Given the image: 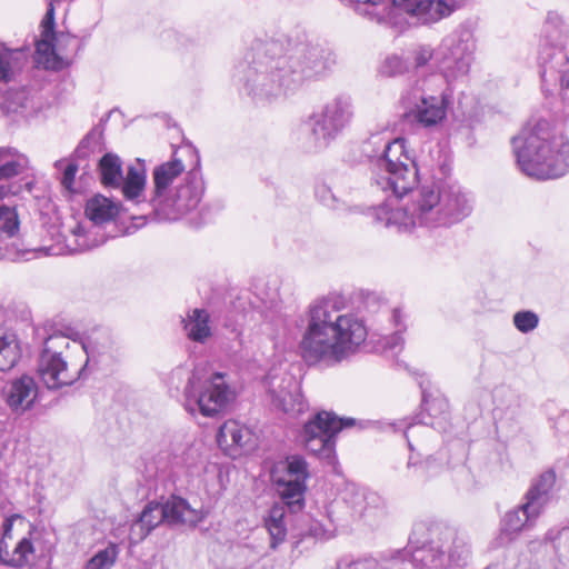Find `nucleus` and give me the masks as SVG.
Wrapping results in <instances>:
<instances>
[{"label": "nucleus", "instance_id": "1", "mask_svg": "<svg viewBox=\"0 0 569 569\" xmlns=\"http://www.w3.org/2000/svg\"><path fill=\"white\" fill-rule=\"evenodd\" d=\"M372 172V184L389 192L368 214L377 224L400 232L416 228H448L466 219L473 199L458 182L426 181L418 184V168L403 138L372 133L362 144Z\"/></svg>", "mask_w": 569, "mask_h": 569}, {"label": "nucleus", "instance_id": "20", "mask_svg": "<svg viewBox=\"0 0 569 569\" xmlns=\"http://www.w3.org/2000/svg\"><path fill=\"white\" fill-rule=\"evenodd\" d=\"M120 187L122 188L123 197L128 202L142 207V211L144 212L143 217L152 214L146 204L148 201L141 199L146 187V170L143 163L140 162V159H137V164L128 167L127 176L123 177Z\"/></svg>", "mask_w": 569, "mask_h": 569}, {"label": "nucleus", "instance_id": "10", "mask_svg": "<svg viewBox=\"0 0 569 569\" xmlns=\"http://www.w3.org/2000/svg\"><path fill=\"white\" fill-rule=\"evenodd\" d=\"M276 490L291 512L305 506L309 465L300 455H290L276 462L270 472Z\"/></svg>", "mask_w": 569, "mask_h": 569}, {"label": "nucleus", "instance_id": "29", "mask_svg": "<svg viewBox=\"0 0 569 569\" xmlns=\"http://www.w3.org/2000/svg\"><path fill=\"white\" fill-rule=\"evenodd\" d=\"M34 339L42 343L41 355H53L56 357H64L63 351L69 348L70 342L68 336L52 330V326L46 323L42 327H34Z\"/></svg>", "mask_w": 569, "mask_h": 569}, {"label": "nucleus", "instance_id": "39", "mask_svg": "<svg viewBox=\"0 0 569 569\" xmlns=\"http://www.w3.org/2000/svg\"><path fill=\"white\" fill-rule=\"evenodd\" d=\"M102 139V129L99 127H94L89 133L80 141L77 149L74 150V156L78 159H84L89 156L90 152H93L99 148Z\"/></svg>", "mask_w": 569, "mask_h": 569}, {"label": "nucleus", "instance_id": "26", "mask_svg": "<svg viewBox=\"0 0 569 569\" xmlns=\"http://www.w3.org/2000/svg\"><path fill=\"white\" fill-rule=\"evenodd\" d=\"M28 159L17 149L0 147V182L17 183L14 178L26 172Z\"/></svg>", "mask_w": 569, "mask_h": 569}, {"label": "nucleus", "instance_id": "60", "mask_svg": "<svg viewBox=\"0 0 569 569\" xmlns=\"http://www.w3.org/2000/svg\"><path fill=\"white\" fill-rule=\"evenodd\" d=\"M26 186L30 189L31 187V183L30 182H27Z\"/></svg>", "mask_w": 569, "mask_h": 569}, {"label": "nucleus", "instance_id": "37", "mask_svg": "<svg viewBox=\"0 0 569 569\" xmlns=\"http://www.w3.org/2000/svg\"><path fill=\"white\" fill-rule=\"evenodd\" d=\"M118 546L110 542L104 549L99 550L87 561L84 569H111L118 558Z\"/></svg>", "mask_w": 569, "mask_h": 569}, {"label": "nucleus", "instance_id": "41", "mask_svg": "<svg viewBox=\"0 0 569 569\" xmlns=\"http://www.w3.org/2000/svg\"><path fill=\"white\" fill-rule=\"evenodd\" d=\"M539 317L530 310L518 311L513 315V325L522 333H528L538 327Z\"/></svg>", "mask_w": 569, "mask_h": 569}, {"label": "nucleus", "instance_id": "57", "mask_svg": "<svg viewBox=\"0 0 569 569\" xmlns=\"http://www.w3.org/2000/svg\"><path fill=\"white\" fill-rule=\"evenodd\" d=\"M61 163H62V161L59 160V161H56L54 166L58 168Z\"/></svg>", "mask_w": 569, "mask_h": 569}, {"label": "nucleus", "instance_id": "11", "mask_svg": "<svg viewBox=\"0 0 569 569\" xmlns=\"http://www.w3.org/2000/svg\"><path fill=\"white\" fill-rule=\"evenodd\" d=\"M355 425L353 418H339L333 412L320 411L305 423L301 437L309 452L331 465L336 460L337 433Z\"/></svg>", "mask_w": 569, "mask_h": 569}, {"label": "nucleus", "instance_id": "55", "mask_svg": "<svg viewBox=\"0 0 569 569\" xmlns=\"http://www.w3.org/2000/svg\"><path fill=\"white\" fill-rule=\"evenodd\" d=\"M405 437L407 438L408 440V445H409V448L412 449V446H411V442L409 440V436H408V431L405 432Z\"/></svg>", "mask_w": 569, "mask_h": 569}, {"label": "nucleus", "instance_id": "22", "mask_svg": "<svg viewBox=\"0 0 569 569\" xmlns=\"http://www.w3.org/2000/svg\"><path fill=\"white\" fill-rule=\"evenodd\" d=\"M251 432L236 420H228L220 426L217 443L227 455L236 457L240 449L250 441Z\"/></svg>", "mask_w": 569, "mask_h": 569}, {"label": "nucleus", "instance_id": "14", "mask_svg": "<svg viewBox=\"0 0 569 569\" xmlns=\"http://www.w3.org/2000/svg\"><path fill=\"white\" fill-rule=\"evenodd\" d=\"M202 194V181L196 173H188L184 181L176 188L174 193L156 202L150 212L159 221H176L194 210L199 206Z\"/></svg>", "mask_w": 569, "mask_h": 569}, {"label": "nucleus", "instance_id": "23", "mask_svg": "<svg viewBox=\"0 0 569 569\" xmlns=\"http://www.w3.org/2000/svg\"><path fill=\"white\" fill-rule=\"evenodd\" d=\"M162 505L164 521L169 526L186 525L196 527L202 521L203 516L196 509L191 508L189 502L178 496H171Z\"/></svg>", "mask_w": 569, "mask_h": 569}, {"label": "nucleus", "instance_id": "38", "mask_svg": "<svg viewBox=\"0 0 569 569\" xmlns=\"http://www.w3.org/2000/svg\"><path fill=\"white\" fill-rule=\"evenodd\" d=\"M358 496L361 501L356 503L355 509L360 516H369L372 511H382L386 507L385 499L375 491L362 490Z\"/></svg>", "mask_w": 569, "mask_h": 569}, {"label": "nucleus", "instance_id": "46", "mask_svg": "<svg viewBox=\"0 0 569 569\" xmlns=\"http://www.w3.org/2000/svg\"><path fill=\"white\" fill-rule=\"evenodd\" d=\"M408 477L417 482H426L429 479L427 470L425 468L423 460L415 461L412 457L409 458L407 463Z\"/></svg>", "mask_w": 569, "mask_h": 569}, {"label": "nucleus", "instance_id": "33", "mask_svg": "<svg viewBox=\"0 0 569 569\" xmlns=\"http://www.w3.org/2000/svg\"><path fill=\"white\" fill-rule=\"evenodd\" d=\"M264 527L270 535V546L276 549L287 537L284 508L282 506L276 505L269 510V515L264 519Z\"/></svg>", "mask_w": 569, "mask_h": 569}, {"label": "nucleus", "instance_id": "56", "mask_svg": "<svg viewBox=\"0 0 569 569\" xmlns=\"http://www.w3.org/2000/svg\"><path fill=\"white\" fill-rule=\"evenodd\" d=\"M419 423H422L425 426L431 425L432 422L426 421V420H419Z\"/></svg>", "mask_w": 569, "mask_h": 569}, {"label": "nucleus", "instance_id": "6", "mask_svg": "<svg viewBox=\"0 0 569 569\" xmlns=\"http://www.w3.org/2000/svg\"><path fill=\"white\" fill-rule=\"evenodd\" d=\"M81 348L87 355V361L76 372L70 371L66 357H56L54 353L49 356L39 353L37 373L48 389L57 390L70 386L81 378L90 366H109L117 359L118 355L114 342L107 335H102L100 341L89 339L81 345Z\"/></svg>", "mask_w": 569, "mask_h": 569}, {"label": "nucleus", "instance_id": "35", "mask_svg": "<svg viewBox=\"0 0 569 569\" xmlns=\"http://www.w3.org/2000/svg\"><path fill=\"white\" fill-rule=\"evenodd\" d=\"M72 237L74 238V244H68L73 251H84L92 248L99 247L106 242L104 236H98V232L88 230L82 222H78L72 229Z\"/></svg>", "mask_w": 569, "mask_h": 569}, {"label": "nucleus", "instance_id": "12", "mask_svg": "<svg viewBox=\"0 0 569 569\" xmlns=\"http://www.w3.org/2000/svg\"><path fill=\"white\" fill-rule=\"evenodd\" d=\"M353 103L348 94H338L329 100L321 112L310 119L311 134L315 146L326 147L333 140L353 118Z\"/></svg>", "mask_w": 569, "mask_h": 569}, {"label": "nucleus", "instance_id": "15", "mask_svg": "<svg viewBox=\"0 0 569 569\" xmlns=\"http://www.w3.org/2000/svg\"><path fill=\"white\" fill-rule=\"evenodd\" d=\"M2 397L11 412L21 416L34 406L38 385L32 377L23 375L7 382Z\"/></svg>", "mask_w": 569, "mask_h": 569}, {"label": "nucleus", "instance_id": "32", "mask_svg": "<svg viewBox=\"0 0 569 569\" xmlns=\"http://www.w3.org/2000/svg\"><path fill=\"white\" fill-rule=\"evenodd\" d=\"M101 182L106 187L119 188L123 180L122 163L113 153H106L99 161Z\"/></svg>", "mask_w": 569, "mask_h": 569}, {"label": "nucleus", "instance_id": "9", "mask_svg": "<svg viewBox=\"0 0 569 569\" xmlns=\"http://www.w3.org/2000/svg\"><path fill=\"white\" fill-rule=\"evenodd\" d=\"M559 17L549 14L546 21V32L548 36L540 44L538 52V67L541 78L542 90L547 94H552L560 90L562 98H567L569 89V40L561 41L559 44L552 41L549 27L557 24Z\"/></svg>", "mask_w": 569, "mask_h": 569}, {"label": "nucleus", "instance_id": "52", "mask_svg": "<svg viewBox=\"0 0 569 569\" xmlns=\"http://www.w3.org/2000/svg\"><path fill=\"white\" fill-rule=\"evenodd\" d=\"M22 190L21 183H2L0 182V200L4 197L12 194L16 196Z\"/></svg>", "mask_w": 569, "mask_h": 569}, {"label": "nucleus", "instance_id": "16", "mask_svg": "<svg viewBox=\"0 0 569 569\" xmlns=\"http://www.w3.org/2000/svg\"><path fill=\"white\" fill-rule=\"evenodd\" d=\"M19 217L14 207L0 206V260L14 261L21 256V250L14 237L19 231Z\"/></svg>", "mask_w": 569, "mask_h": 569}, {"label": "nucleus", "instance_id": "13", "mask_svg": "<svg viewBox=\"0 0 569 569\" xmlns=\"http://www.w3.org/2000/svg\"><path fill=\"white\" fill-rule=\"evenodd\" d=\"M475 49L473 36L468 29L456 30L442 40L440 68L449 84L468 74Z\"/></svg>", "mask_w": 569, "mask_h": 569}, {"label": "nucleus", "instance_id": "17", "mask_svg": "<svg viewBox=\"0 0 569 569\" xmlns=\"http://www.w3.org/2000/svg\"><path fill=\"white\" fill-rule=\"evenodd\" d=\"M269 393L272 406L284 413L298 416L305 412L308 408V403L301 393L300 386L292 377L282 379L279 390L270 389Z\"/></svg>", "mask_w": 569, "mask_h": 569}, {"label": "nucleus", "instance_id": "25", "mask_svg": "<svg viewBox=\"0 0 569 569\" xmlns=\"http://www.w3.org/2000/svg\"><path fill=\"white\" fill-rule=\"evenodd\" d=\"M33 109V98L28 87L10 88L0 98V116L23 114Z\"/></svg>", "mask_w": 569, "mask_h": 569}, {"label": "nucleus", "instance_id": "8", "mask_svg": "<svg viewBox=\"0 0 569 569\" xmlns=\"http://www.w3.org/2000/svg\"><path fill=\"white\" fill-rule=\"evenodd\" d=\"M357 11L381 23L401 12L416 17L423 24L435 23L453 13L456 0H356Z\"/></svg>", "mask_w": 569, "mask_h": 569}, {"label": "nucleus", "instance_id": "7", "mask_svg": "<svg viewBox=\"0 0 569 569\" xmlns=\"http://www.w3.org/2000/svg\"><path fill=\"white\" fill-rule=\"evenodd\" d=\"M236 393L226 380V375L208 376L193 370L183 390V407L192 416L199 412L207 418H218L234 400Z\"/></svg>", "mask_w": 569, "mask_h": 569}, {"label": "nucleus", "instance_id": "5", "mask_svg": "<svg viewBox=\"0 0 569 569\" xmlns=\"http://www.w3.org/2000/svg\"><path fill=\"white\" fill-rule=\"evenodd\" d=\"M511 146L519 169L528 177L557 179L569 171V142L547 120L525 126Z\"/></svg>", "mask_w": 569, "mask_h": 569}, {"label": "nucleus", "instance_id": "30", "mask_svg": "<svg viewBox=\"0 0 569 569\" xmlns=\"http://www.w3.org/2000/svg\"><path fill=\"white\" fill-rule=\"evenodd\" d=\"M540 516H533L531 509L527 508L526 501L508 511L503 518V528L500 530V536L503 535H517L521 530L530 529L535 526L537 519Z\"/></svg>", "mask_w": 569, "mask_h": 569}, {"label": "nucleus", "instance_id": "40", "mask_svg": "<svg viewBox=\"0 0 569 569\" xmlns=\"http://www.w3.org/2000/svg\"><path fill=\"white\" fill-rule=\"evenodd\" d=\"M409 70V63L398 54L388 56L380 67V73L387 77L403 74Z\"/></svg>", "mask_w": 569, "mask_h": 569}, {"label": "nucleus", "instance_id": "42", "mask_svg": "<svg viewBox=\"0 0 569 569\" xmlns=\"http://www.w3.org/2000/svg\"><path fill=\"white\" fill-rule=\"evenodd\" d=\"M421 405L430 417H435L438 413H443L448 408V403L445 399L440 397L431 398V396L426 391V389H422Z\"/></svg>", "mask_w": 569, "mask_h": 569}, {"label": "nucleus", "instance_id": "4", "mask_svg": "<svg viewBox=\"0 0 569 569\" xmlns=\"http://www.w3.org/2000/svg\"><path fill=\"white\" fill-rule=\"evenodd\" d=\"M426 531L425 525H416L405 549L386 552L380 559H362L373 560L376 569H456L467 563L470 545L465 535L436 526L428 530L430 537L423 538Z\"/></svg>", "mask_w": 569, "mask_h": 569}, {"label": "nucleus", "instance_id": "31", "mask_svg": "<svg viewBox=\"0 0 569 569\" xmlns=\"http://www.w3.org/2000/svg\"><path fill=\"white\" fill-rule=\"evenodd\" d=\"M162 505L159 502H149L140 513L131 530L139 539H144L156 527L164 521Z\"/></svg>", "mask_w": 569, "mask_h": 569}, {"label": "nucleus", "instance_id": "47", "mask_svg": "<svg viewBox=\"0 0 569 569\" xmlns=\"http://www.w3.org/2000/svg\"><path fill=\"white\" fill-rule=\"evenodd\" d=\"M316 197L319 201L330 209L339 208V200L336 194L332 192L331 188L327 184H319L316 188Z\"/></svg>", "mask_w": 569, "mask_h": 569}, {"label": "nucleus", "instance_id": "54", "mask_svg": "<svg viewBox=\"0 0 569 569\" xmlns=\"http://www.w3.org/2000/svg\"><path fill=\"white\" fill-rule=\"evenodd\" d=\"M2 529H3V537L1 539L6 540V538L10 537V535H11L12 519H10V518L4 519V521L2 523Z\"/></svg>", "mask_w": 569, "mask_h": 569}, {"label": "nucleus", "instance_id": "36", "mask_svg": "<svg viewBox=\"0 0 569 569\" xmlns=\"http://www.w3.org/2000/svg\"><path fill=\"white\" fill-rule=\"evenodd\" d=\"M392 321L397 329L392 335L385 338V349L392 355H398L405 346L403 331L406 330L403 313L400 309H393Z\"/></svg>", "mask_w": 569, "mask_h": 569}, {"label": "nucleus", "instance_id": "48", "mask_svg": "<svg viewBox=\"0 0 569 569\" xmlns=\"http://www.w3.org/2000/svg\"><path fill=\"white\" fill-rule=\"evenodd\" d=\"M11 76L10 51L6 48H0V81H10Z\"/></svg>", "mask_w": 569, "mask_h": 569}, {"label": "nucleus", "instance_id": "45", "mask_svg": "<svg viewBox=\"0 0 569 569\" xmlns=\"http://www.w3.org/2000/svg\"><path fill=\"white\" fill-rule=\"evenodd\" d=\"M377 563L371 559H353L350 557L341 558L337 563V569H376Z\"/></svg>", "mask_w": 569, "mask_h": 569}, {"label": "nucleus", "instance_id": "34", "mask_svg": "<svg viewBox=\"0 0 569 569\" xmlns=\"http://www.w3.org/2000/svg\"><path fill=\"white\" fill-rule=\"evenodd\" d=\"M19 359L17 337L14 333L0 329V371L14 367Z\"/></svg>", "mask_w": 569, "mask_h": 569}, {"label": "nucleus", "instance_id": "53", "mask_svg": "<svg viewBox=\"0 0 569 569\" xmlns=\"http://www.w3.org/2000/svg\"><path fill=\"white\" fill-rule=\"evenodd\" d=\"M555 428L562 433L569 432V412H563L557 418Z\"/></svg>", "mask_w": 569, "mask_h": 569}, {"label": "nucleus", "instance_id": "2", "mask_svg": "<svg viewBox=\"0 0 569 569\" xmlns=\"http://www.w3.org/2000/svg\"><path fill=\"white\" fill-rule=\"evenodd\" d=\"M335 63L333 53L317 44L300 43L284 51L279 40L258 39L232 77L256 104H266L296 91L306 79L325 74Z\"/></svg>", "mask_w": 569, "mask_h": 569}, {"label": "nucleus", "instance_id": "3", "mask_svg": "<svg viewBox=\"0 0 569 569\" xmlns=\"http://www.w3.org/2000/svg\"><path fill=\"white\" fill-rule=\"evenodd\" d=\"M343 308L345 301L337 295L319 297L307 307L299 347L309 365H337L366 340L363 320L355 313H341Z\"/></svg>", "mask_w": 569, "mask_h": 569}, {"label": "nucleus", "instance_id": "58", "mask_svg": "<svg viewBox=\"0 0 569 569\" xmlns=\"http://www.w3.org/2000/svg\"><path fill=\"white\" fill-rule=\"evenodd\" d=\"M485 569H498V568H497L496 566H492V565H491V566H488V567H487V568H485Z\"/></svg>", "mask_w": 569, "mask_h": 569}, {"label": "nucleus", "instance_id": "51", "mask_svg": "<svg viewBox=\"0 0 569 569\" xmlns=\"http://www.w3.org/2000/svg\"><path fill=\"white\" fill-rule=\"evenodd\" d=\"M433 52L429 47H421L415 56V63L417 68L426 66L432 58Z\"/></svg>", "mask_w": 569, "mask_h": 569}, {"label": "nucleus", "instance_id": "24", "mask_svg": "<svg viewBox=\"0 0 569 569\" xmlns=\"http://www.w3.org/2000/svg\"><path fill=\"white\" fill-rule=\"evenodd\" d=\"M120 206L118 202L102 196L96 194L87 200L84 213L92 222V228H99L117 218Z\"/></svg>", "mask_w": 569, "mask_h": 569}, {"label": "nucleus", "instance_id": "21", "mask_svg": "<svg viewBox=\"0 0 569 569\" xmlns=\"http://www.w3.org/2000/svg\"><path fill=\"white\" fill-rule=\"evenodd\" d=\"M184 170V164L181 160L173 159L171 161L157 166L153 170V193L152 197L146 202L147 207L151 210L156 202H160L166 198L168 188L172 184L174 179L179 177Z\"/></svg>", "mask_w": 569, "mask_h": 569}, {"label": "nucleus", "instance_id": "28", "mask_svg": "<svg viewBox=\"0 0 569 569\" xmlns=\"http://www.w3.org/2000/svg\"><path fill=\"white\" fill-rule=\"evenodd\" d=\"M34 556V547L30 538L18 541L12 551L8 549L4 539H0V562L4 566L22 568L31 562Z\"/></svg>", "mask_w": 569, "mask_h": 569}, {"label": "nucleus", "instance_id": "49", "mask_svg": "<svg viewBox=\"0 0 569 569\" xmlns=\"http://www.w3.org/2000/svg\"><path fill=\"white\" fill-rule=\"evenodd\" d=\"M77 172H78V166L73 162L69 163L63 170V173L61 177V184L68 191L73 190L72 187H73V182H74Z\"/></svg>", "mask_w": 569, "mask_h": 569}, {"label": "nucleus", "instance_id": "44", "mask_svg": "<svg viewBox=\"0 0 569 569\" xmlns=\"http://www.w3.org/2000/svg\"><path fill=\"white\" fill-rule=\"evenodd\" d=\"M56 34L54 36H43L41 33V38L36 42V51L38 54L49 58L58 59V54L56 52Z\"/></svg>", "mask_w": 569, "mask_h": 569}, {"label": "nucleus", "instance_id": "43", "mask_svg": "<svg viewBox=\"0 0 569 569\" xmlns=\"http://www.w3.org/2000/svg\"><path fill=\"white\" fill-rule=\"evenodd\" d=\"M425 468L429 476V479L439 476L446 468L447 459L445 452H437L433 456H428L425 460Z\"/></svg>", "mask_w": 569, "mask_h": 569}, {"label": "nucleus", "instance_id": "59", "mask_svg": "<svg viewBox=\"0 0 569 569\" xmlns=\"http://www.w3.org/2000/svg\"><path fill=\"white\" fill-rule=\"evenodd\" d=\"M413 427H415V425H410V426L408 427V430H411Z\"/></svg>", "mask_w": 569, "mask_h": 569}, {"label": "nucleus", "instance_id": "18", "mask_svg": "<svg viewBox=\"0 0 569 569\" xmlns=\"http://www.w3.org/2000/svg\"><path fill=\"white\" fill-rule=\"evenodd\" d=\"M449 103V97L445 93L440 96L420 94L410 113L421 126L433 127L446 119Z\"/></svg>", "mask_w": 569, "mask_h": 569}, {"label": "nucleus", "instance_id": "27", "mask_svg": "<svg viewBox=\"0 0 569 569\" xmlns=\"http://www.w3.org/2000/svg\"><path fill=\"white\" fill-rule=\"evenodd\" d=\"M187 337L199 343H204L211 336L210 315L206 309L194 308L190 310L187 318L182 319Z\"/></svg>", "mask_w": 569, "mask_h": 569}, {"label": "nucleus", "instance_id": "19", "mask_svg": "<svg viewBox=\"0 0 569 569\" xmlns=\"http://www.w3.org/2000/svg\"><path fill=\"white\" fill-rule=\"evenodd\" d=\"M557 476L553 469H547L532 480L529 489L523 496L527 508L531 509L533 516H541L550 502L551 491L556 485Z\"/></svg>", "mask_w": 569, "mask_h": 569}, {"label": "nucleus", "instance_id": "50", "mask_svg": "<svg viewBox=\"0 0 569 569\" xmlns=\"http://www.w3.org/2000/svg\"><path fill=\"white\" fill-rule=\"evenodd\" d=\"M309 537H312L317 540H325L331 537L330 530L327 529L322 523L318 521H313L306 533Z\"/></svg>", "mask_w": 569, "mask_h": 569}]
</instances>
